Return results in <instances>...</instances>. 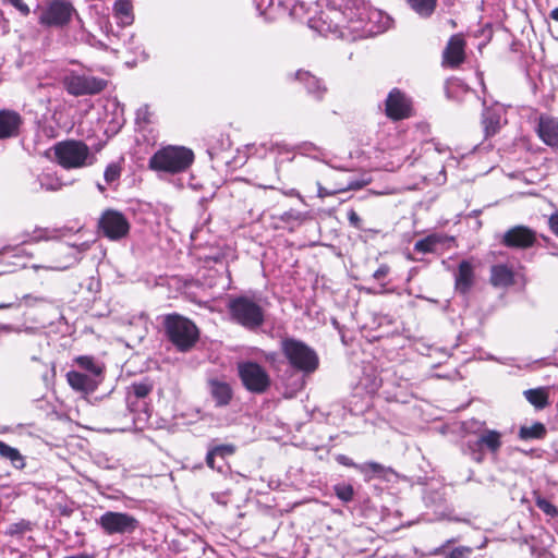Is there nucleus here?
I'll list each match as a JSON object with an SVG mask.
<instances>
[{
    "label": "nucleus",
    "instance_id": "nucleus-1",
    "mask_svg": "<svg viewBox=\"0 0 558 558\" xmlns=\"http://www.w3.org/2000/svg\"><path fill=\"white\" fill-rule=\"evenodd\" d=\"M194 154L184 146H167L157 150L149 159V168L158 172L180 173L190 168Z\"/></svg>",
    "mask_w": 558,
    "mask_h": 558
},
{
    "label": "nucleus",
    "instance_id": "nucleus-2",
    "mask_svg": "<svg viewBox=\"0 0 558 558\" xmlns=\"http://www.w3.org/2000/svg\"><path fill=\"white\" fill-rule=\"evenodd\" d=\"M231 319L248 330L259 328L265 322V310L254 298L240 295L229 300Z\"/></svg>",
    "mask_w": 558,
    "mask_h": 558
},
{
    "label": "nucleus",
    "instance_id": "nucleus-3",
    "mask_svg": "<svg viewBox=\"0 0 558 558\" xmlns=\"http://www.w3.org/2000/svg\"><path fill=\"white\" fill-rule=\"evenodd\" d=\"M165 328L171 343L182 352L189 351L198 339L196 325L178 314L168 315L165 319Z\"/></svg>",
    "mask_w": 558,
    "mask_h": 558
},
{
    "label": "nucleus",
    "instance_id": "nucleus-4",
    "mask_svg": "<svg viewBox=\"0 0 558 558\" xmlns=\"http://www.w3.org/2000/svg\"><path fill=\"white\" fill-rule=\"evenodd\" d=\"M281 350L289 364L300 372L311 374L319 365L316 352L300 340L293 338L282 339Z\"/></svg>",
    "mask_w": 558,
    "mask_h": 558
},
{
    "label": "nucleus",
    "instance_id": "nucleus-5",
    "mask_svg": "<svg viewBox=\"0 0 558 558\" xmlns=\"http://www.w3.org/2000/svg\"><path fill=\"white\" fill-rule=\"evenodd\" d=\"M73 16L80 19L76 9L69 0H50L38 12V23L47 28H64Z\"/></svg>",
    "mask_w": 558,
    "mask_h": 558
},
{
    "label": "nucleus",
    "instance_id": "nucleus-6",
    "mask_svg": "<svg viewBox=\"0 0 558 558\" xmlns=\"http://www.w3.org/2000/svg\"><path fill=\"white\" fill-rule=\"evenodd\" d=\"M54 155L65 169L82 168L87 165L89 148L80 141H65L54 146Z\"/></svg>",
    "mask_w": 558,
    "mask_h": 558
},
{
    "label": "nucleus",
    "instance_id": "nucleus-7",
    "mask_svg": "<svg viewBox=\"0 0 558 558\" xmlns=\"http://www.w3.org/2000/svg\"><path fill=\"white\" fill-rule=\"evenodd\" d=\"M107 81L94 75L70 72L63 78V86L68 94L78 97L85 95H95L107 87Z\"/></svg>",
    "mask_w": 558,
    "mask_h": 558
},
{
    "label": "nucleus",
    "instance_id": "nucleus-8",
    "mask_svg": "<svg viewBox=\"0 0 558 558\" xmlns=\"http://www.w3.org/2000/svg\"><path fill=\"white\" fill-rule=\"evenodd\" d=\"M240 379L246 390L264 393L270 387V377L266 369L256 362L245 361L238 364Z\"/></svg>",
    "mask_w": 558,
    "mask_h": 558
},
{
    "label": "nucleus",
    "instance_id": "nucleus-9",
    "mask_svg": "<svg viewBox=\"0 0 558 558\" xmlns=\"http://www.w3.org/2000/svg\"><path fill=\"white\" fill-rule=\"evenodd\" d=\"M97 524L107 535L132 534L138 527V520L130 513L106 511L97 520Z\"/></svg>",
    "mask_w": 558,
    "mask_h": 558
},
{
    "label": "nucleus",
    "instance_id": "nucleus-10",
    "mask_svg": "<svg viewBox=\"0 0 558 558\" xmlns=\"http://www.w3.org/2000/svg\"><path fill=\"white\" fill-rule=\"evenodd\" d=\"M99 227L110 240H120L126 236L130 231V223L126 217L113 209L104 211L99 220Z\"/></svg>",
    "mask_w": 558,
    "mask_h": 558
},
{
    "label": "nucleus",
    "instance_id": "nucleus-11",
    "mask_svg": "<svg viewBox=\"0 0 558 558\" xmlns=\"http://www.w3.org/2000/svg\"><path fill=\"white\" fill-rule=\"evenodd\" d=\"M153 385L148 381L134 383L128 397V408L130 412H138L133 421H146L149 417L145 398L150 393Z\"/></svg>",
    "mask_w": 558,
    "mask_h": 558
},
{
    "label": "nucleus",
    "instance_id": "nucleus-12",
    "mask_svg": "<svg viewBox=\"0 0 558 558\" xmlns=\"http://www.w3.org/2000/svg\"><path fill=\"white\" fill-rule=\"evenodd\" d=\"M412 104L410 98L399 90L393 88L386 99V113L390 119L402 120L411 114Z\"/></svg>",
    "mask_w": 558,
    "mask_h": 558
},
{
    "label": "nucleus",
    "instance_id": "nucleus-13",
    "mask_svg": "<svg viewBox=\"0 0 558 558\" xmlns=\"http://www.w3.org/2000/svg\"><path fill=\"white\" fill-rule=\"evenodd\" d=\"M536 241V234L533 230L524 226H515L509 229L502 239V243L508 247L527 248Z\"/></svg>",
    "mask_w": 558,
    "mask_h": 558
},
{
    "label": "nucleus",
    "instance_id": "nucleus-14",
    "mask_svg": "<svg viewBox=\"0 0 558 558\" xmlns=\"http://www.w3.org/2000/svg\"><path fill=\"white\" fill-rule=\"evenodd\" d=\"M23 123L21 114L13 110H0V140L16 137Z\"/></svg>",
    "mask_w": 558,
    "mask_h": 558
},
{
    "label": "nucleus",
    "instance_id": "nucleus-15",
    "mask_svg": "<svg viewBox=\"0 0 558 558\" xmlns=\"http://www.w3.org/2000/svg\"><path fill=\"white\" fill-rule=\"evenodd\" d=\"M465 41L461 35H452L442 52L444 62L456 68L464 61Z\"/></svg>",
    "mask_w": 558,
    "mask_h": 558
},
{
    "label": "nucleus",
    "instance_id": "nucleus-16",
    "mask_svg": "<svg viewBox=\"0 0 558 558\" xmlns=\"http://www.w3.org/2000/svg\"><path fill=\"white\" fill-rule=\"evenodd\" d=\"M539 138L548 146L558 148V120L547 116H541L537 125Z\"/></svg>",
    "mask_w": 558,
    "mask_h": 558
},
{
    "label": "nucleus",
    "instance_id": "nucleus-17",
    "mask_svg": "<svg viewBox=\"0 0 558 558\" xmlns=\"http://www.w3.org/2000/svg\"><path fill=\"white\" fill-rule=\"evenodd\" d=\"M295 78L305 86L307 94L311 95L315 100H323L327 93V87L320 78L304 70L296 71Z\"/></svg>",
    "mask_w": 558,
    "mask_h": 558
},
{
    "label": "nucleus",
    "instance_id": "nucleus-18",
    "mask_svg": "<svg viewBox=\"0 0 558 558\" xmlns=\"http://www.w3.org/2000/svg\"><path fill=\"white\" fill-rule=\"evenodd\" d=\"M66 379L74 390L85 393L95 391L99 383L95 377L75 371L69 372Z\"/></svg>",
    "mask_w": 558,
    "mask_h": 558
},
{
    "label": "nucleus",
    "instance_id": "nucleus-19",
    "mask_svg": "<svg viewBox=\"0 0 558 558\" xmlns=\"http://www.w3.org/2000/svg\"><path fill=\"white\" fill-rule=\"evenodd\" d=\"M501 437L502 435L498 430L484 429L480 433L474 442L477 447H481L484 450L486 449L492 454H497L502 446Z\"/></svg>",
    "mask_w": 558,
    "mask_h": 558
},
{
    "label": "nucleus",
    "instance_id": "nucleus-20",
    "mask_svg": "<svg viewBox=\"0 0 558 558\" xmlns=\"http://www.w3.org/2000/svg\"><path fill=\"white\" fill-rule=\"evenodd\" d=\"M474 283L473 266L468 260H462L456 274V289L462 294L470 291Z\"/></svg>",
    "mask_w": 558,
    "mask_h": 558
},
{
    "label": "nucleus",
    "instance_id": "nucleus-21",
    "mask_svg": "<svg viewBox=\"0 0 558 558\" xmlns=\"http://www.w3.org/2000/svg\"><path fill=\"white\" fill-rule=\"evenodd\" d=\"M209 391L217 407H226L232 399V389L229 384L218 379L208 381Z\"/></svg>",
    "mask_w": 558,
    "mask_h": 558
},
{
    "label": "nucleus",
    "instance_id": "nucleus-22",
    "mask_svg": "<svg viewBox=\"0 0 558 558\" xmlns=\"http://www.w3.org/2000/svg\"><path fill=\"white\" fill-rule=\"evenodd\" d=\"M490 283L496 288H507L514 283V274L507 265H494L490 268Z\"/></svg>",
    "mask_w": 558,
    "mask_h": 558
},
{
    "label": "nucleus",
    "instance_id": "nucleus-23",
    "mask_svg": "<svg viewBox=\"0 0 558 558\" xmlns=\"http://www.w3.org/2000/svg\"><path fill=\"white\" fill-rule=\"evenodd\" d=\"M340 15V12L337 10H329V12H323L319 16L318 21L311 20V26L316 28L320 33L325 32H340L343 35V31H340V24L335 22V20Z\"/></svg>",
    "mask_w": 558,
    "mask_h": 558
},
{
    "label": "nucleus",
    "instance_id": "nucleus-24",
    "mask_svg": "<svg viewBox=\"0 0 558 558\" xmlns=\"http://www.w3.org/2000/svg\"><path fill=\"white\" fill-rule=\"evenodd\" d=\"M501 109L487 108L483 112V128L486 137L494 136L500 129Z\"/></svg>",
    "mask_w": 558,
    "mask_h": 558
},
{
    "label": "nucleus",
    "instance_id": "nucleus-25",
    "mask_svg": "<svg viewBox=\"0 0 558 558\" xmlns=\"http://www.w3.org/2000/svg\"><path fill=\"white\" fill-rule=\"evenodd\" d=\"M525 399L541 410L548 405V392L546 388L527 389L523 392Z\"/></svg>",
    "mask_w": 558,
    "mask_h": 558
},
{
    "label": "nucleus",
    "instance_id": "nucleus-26",
    "mask_svg": "<svg viewBox=\"0 0 558 558\" xmlns=\"http://www.w3.org/2000/svg\"><path fill=\"white\" fill-rule=\"evenodd\" d=\"M337 462L344 466H352L360 470L363 473L372 472V473H381L384 471V466L376 462H368L363 465L355 464L351 458L345 454H339L336 458Z\"/></svg>",
    "mask_w": 558,
    "mask_h": 558
},
{
    "label": "nucleus",
    "instance_id": "nucleus-27",
    "mask_svg": "<svg viewBox=\"0 0 558 558\" xmlns=\"http://www.w3.org/2000/svg\"><path fill=\"white\" fill-rule=\"evenodd\" d=\"M0 457L2 459L9 460L16 469H23L25 465L21 452L16 448L7 445L2 440H0Z\"/></svg>",
    "mask_w": 558,
    "mask_h": 558
},
{
    "label": "nucleus",
    "instance_id": "nucleus-28",
    "mask_svg": "<svg viewBox=\"0 0 558 558\" xmlns=\"http://www.w3.org/2000/svg\"><path fill=\"white\" fill-rule=\"evenodd\" d=\"M411 9L421 17H428L436 8L437 0H407Z\"/></svg>",
    "mask_w": 558,
    "mask_h": 558
},
{
    "label": "nucleus",
    "instance_id": "nucleus-29",
    "mask_svg": "<svg viewBox=\"0 0 558 558\" xmlns=\"http://www.w3.org/2000/svg\"><path fill=\"white\" fill-rule=\"evenodd\" d=\"M546 435L544 424L536 422L531 426H522L519 430V437L523 440L541 439Z\"/></svg>",
    "mask_w": 558,
    "mask_h": 558
},
{
    "label": "nucleus",
    "instance_id": "nucleus-30",
    "mask_svg": "<svg viewBox=\"0 0 558 558\" xmlns=\"http://www.w3.org/2000/svg\"><path fill=\"white\" fill-rule=\"evenodd\" d=\"M441 242V236L437 234L428 235L424 239L418 240L414 244V250L418 253L427 254L436 251L437 244Z\"/></svg>",
    "mask_w": 558,
    "mask_h": 558
},
{
    "label": "nucleus",
    "instance_id": "nucleus-31",
    "mask_svg": "<svg viewBox=\"0 0 558 558\" xmlns=\"http://www.w3.org/2000/svg\"><path fill=\"white\" fill-rule=\"evenodd\" d=\"M76 363L80 367L89 372L88 375L97 378L102 373V367L90 356H78Z\"/></svg>",
    "mask_w": 558,
    "mask_h": 558
},
{
    "label": "nucleus",
    "instance_id": "nucleus-32",
    "mask_svg": "<svg viewBox=\"0 0 558 558\" xmlns=\"http://www.w3.org/2000/svg\"><path fill=\"white\" fill-rule=\"evenodd\" d=\"M362 186H363V184L357 181H350L347 185H343L336 190L330 191V190L322 186L320 184H318L317 195L320 198H325V197L333 195L338 192H344V191H349V190H357V189H361Z\"/></svg>",
    "mask_w": 558,
    "mask_h": 558
},
{
    "label": "nucleus",
    "instance_id": "nucleus-33",
    "mask_svg": "<svg viewBox=\"0 0 558 558\" xmlns=\"http://www.w3.org/2000/svg\"><path fill=\"white\" fill-rule=\"evenodd\" d=\"M114 13L121 17L124 24H129L132 21L131 10L132 7L126 0H118L113 7Z\"/></svg>",
    "mask_w": 558,
    "mask_h": 558
},
{
    "label": "nucleus",
    "instance_id": "nucleus-34",
    "mask_svg": "<svg viewBox=\"0 0 558 558\" xmlns=\"http://www.w3.org/2000/svg\"><path fill=\"white\" fill-rule=\"evenodd\" d=\"M333 490L336 496L343 502H349L353 499L354 489L353 486L350 484H337L333 486Z\"/></svg>",
    "mask_w": 558,
    "mask_h": 558
},
{
    "label": "nucleus",
    "instance_id": "nucleus-35",
    "mask_svg": "<svg viewBox=\"0 0 558 558\" xmlns=\"http://www.w3.org/2000/svg\"><path fill=\"white\" fill-rule=\"evenodd\" d=\"M536 506L547 515L554 518L558 515V509L547 499L537 496L535 499Z\"/></svg>",
    "mask_w": 558,
    "mask_h": 558
},
{
    "label": "nucleus",
    "instance_id": "nucleus-36",
    "mask_svg": "<svg viewBox=\"0 0 558 558\" xmlns=\"http://www.w3.org/2000/svg\"><path fill=\"white\" fill-rule=\"evenodd\" d=\"M38 180L40 187L46 191H58L61 187V183L52 179L49 174H43Z\"/></svg>",
    "mask_w": 558,
    "mask_h": 558
},
{
    "label": "nucleus",
    "instance_id": "nucleus-37",
    "mask_svg": "<svg viewBox=\"0 0 558 558\" xmlns=\"http://www.w3.org/2000/svg\"><path fill=\"white\" fill-rule=\"evenodd\" d=\"M468 451L473 461L476 463H482L485 459V452L484 449L481 447H477L474 441L468 442Z\"/></svg>",
    "mask_w": 558,
    "mask_h": 558
},
{
    "label": "nucleus",
    "instance_id": "nucleus-38",
    "mask_svg": "<svg viewBox=\"0 0 558 558\" xmlns=\"http://www.w3.org/2000/svg\"><path fill=\"white\" fill-rule=\"evenodd\" d=\"M121 168L117 163H110L107 166L104 177L107 183H112L120 178Z\"/></svg>",
    "mask_w": 558,
    "mask_h": 558
},
{
    "label": "nucleus",
    "instance_id": "nucleus-39",
    "mask_svg": "<svg viewBox=\"0 0 558 558\" xmlns=\"http://www.w3.org/2000/svg\"><path fill=\"white\" fill-rule=\"evenodd\" d=\"M151 122V112L147 105L142 106L136 111V123L138 125H145Z\"/></svg>",
    "mask_w": 558,
    "mask_h": 558
},
{
    "label": "nucleus",
    "instance_id": "nucleus-40",
    "mask_svg": "<svg viewBox=\"0 0 558 558\" xmlns=\"http://www.w3.org/2000/svg\"><path fill=\"white\" fill-rule=\"evenodd\" d=\"M31 530V523L27 521H20L9 526L8 533L10 535H22Z\"/></svg>",
    "mask_w": 558,
    "mask_h": 558
},
{
    "label": "nucleus",
    "instance_id": "nucleus-41",
    "mask_svg": "<svg viewBox=\"0 0 558 558\" xmlns=\"http://www.w3.org/2000/svg\"><path fill=\"white\" fill-rule=\"evenodd\" d=\"M4 4L15 8L23 16L31 13L29 7L23 0H1Z\"/></svg>",
    "mask_w": 558,
    "mask_h": 558
},
{
    "label": "nucleus",
    "instance_id": "nucleus-42",
    "mask_svg": "<svg viewBox=\"0 0 558 558\" xmlns=\"http://www.w3.org/2000/svg\"><path fill=\"white\" fill-rule=\"evenodd\" d=\"M213 450L217 453V456L225 458L226 456L233 454L235 447L233 445H220L214 447Z\"/></svg>",
    "mask_w": 558,
    "mask_h": 558
},
{
    "label": "nucleus",
    "instance_id": "nucleus-43",
    "mask_svg": "<svg viewBox=\"0 0 558 558\" xmlns=\"http://www.w3.org/2000/svg\"><path fill=\"white\" fill-rule=\"evenodd\" d=\"M472 553V548L461 546L451 550L449 558H468Z\"/></svg>",
    "mask_w": 558,
    "mask_h": 558
},
{
    "label": "nucleus",
    "instance_id": "nucleus-44",
    "mask_svg": "<svg viewBox=\"0 0 558 558\" xmlns=\"http://www.w3.org/2000/svg\"><path fill=\"white\" fill-rule=\"evenodd\" d=\"M82 40L86 41L90 46L98 47V48H105V45L100 40H97L94 35H92L88 32H85L84 29H83Z\"/></svg>",
    "mask_w": 558,
    "mask_h": 558
},
{
    "label": "nucleus",
    "instance_id": "nucleus-45",
    "mask_svg": "<svg viewBox=\"0 0 558 558\" xmlns=\"http://www.w3.org/2000/svg\"><path fill=\"white\" fill-rule=\"evenodd\" d=\"M348 220L352 227L362 229V219L355 210L351 209L348 211Z\"/></svg>",
    "mask_w": 558,
    "mask_h": 558
},
{
    "label": "nucleus",
    "instance_id": "nucleus-46",
    "mask_svg": "<svg viewBox=\"0 0 558 558\" xmlns=\"http://www.w3.org/2000/svg\"><path fill=\"white\" fill-rule=\"evenodd\" d=\"M218 457L217 453L210 449L206 456V463L210 469H216L217 471H222V465L215 464V458Z\"/></svg>",
    "mask_w": 558,
    "mask_h": 558
},
{
    "label": "nucleus",
    "instance_id": "nucleus-47",
    "mask_svg": "<svg viewBox=\"0 0 558 558\" xmlns=\"http://www.w3.org/2000/svg\"><path fill=\"white\" fill-rule=\"evenodd\" d=\"M390 271V268L388 265L383 264L380 265L377 270L373 274L374 279L381 280L384 279Z\"/></svg>",
    "mask_w": 558,
    "mask_h": 558
},
{
    "label": "nucleus",
    "instance_id": "nucleus-48",
    "mask_svg": "<svg viewBox=\"0 0 558 558\" xmlns=\"http://www.w3.org/2000/svg\"><path fill=\"white\" fill-rule=\"evenodd\" d=\"M360 23H361V21H359V22L350 21L349 25L345 28H348L352 32H359L357 36H365L367 34L372 33V29H360V26L357 25Z\"/></svg>",
    "mask_w": 558,
    "mask_h": 558
},
{
    "label": "nucleus",
    "instance_id": "nucleus-49",
    "mask_svg": "<svg viewBox=\"0 0 558 558\" xmlns=\"http://www.w3.org/2000/svg\"><path fill=\"white\" fill-rule=\"evenodd\" d=\"M548 225L551 232L558 236V211L553 214L548 219Z\"/></svg>",
    "mask_w": 558,
    "mask_h": 558
},
{
    "label": "nucleus",
    "instance_id": "nucleus-50",
    "mask_svg": "<svg viewBox=\"0 0 558 558\" xmlns=\"http://www.w3.org/2000/svg\"><path fill=\"white\" fill-rule=\"evenodd\" d=\"M265 359L266 361H268L269 363L274 364L276 363L277 359H278V353L276 352H268V353H265Z\"/></svg>",
    "mask_w": 558,
    "mask_h": 558
},
{
    "label": "nucleus",
    "instance_id": "nucleus-51",
    "mask_svg": "<svg viewBox=\"0 0 558 558\" xmlns=\"http://www.w3.org/2000/svg\"><path fill=\"white\" fill-rule=\"evenodd\" d=\"M435 150H437L439 154L446 153L448 150L447 147L440 145L439 143L435 144Z\"/></svg>",
    "mask_w": 558,
    "mask_h": 558
},
{
    "label": "nucleus",
    "instance_id": "nucleus-52",
    "mask_svg": "<svg viewBox=\"0 0 558 558\" xmlns=\"http://www.w3.org/2000/svg\"><path fill=\"white\" fill-rule=\"evenodd\" d=\"M550 17H551L554 21L558 22V7H557V8H555V9L550 12Z\"/></svg>",
    "mask_w": 558,
    "mask_h": 558
},
{
    "label": "nucleus",
    "instance_id": "nucleus-53",
    "mask_svg": "<svg viewBox=\"0 0 558 558\" xmlns=\"http://www.w3.org/2000/svg\"><path fill=\"white\" fill-rule=\"evenodd\" d=\"M12 306V303H0V310L11 308Z\"/></svg>",
    "mask_w": 558,
    "mask_h": 558
},
{
    "label": "nucleus",
    "instance_id": "nucleus-54",
    "mask_svg": "<svg viewBox=\"0 0 558 558\" xmlns=\"http://www.w3.org/2000/svg\"><path fill=\"white\" fill-rule=\"evenodd\" d=\"M311 148L315 149V146H314L313 144H311V143H308V144H307V143H305V144L303 145V149H304V150H308V149H311Z\"/></svg>",
    "mask_w": 558,
    "mask_h": 558
},
{
    "label": "nucleus",
    "instance_id": "nucleus-55",
    "mask_svg": "<svg viewBox=\"0 0 558 558\" xmlns=\"http://www.w3.org/2000/svg\"><path fill=\"white\" fill-rule=\"evenodd\" d=\"M263 187H264V189H274V186H272V185H264Z\"/></svg>",
    "mask_w": 558,
    "mask_h": 558
},
{
    "label": "nucleus",
    "instance_id": "nucleus-56",
    "mask_svg": "<svg viewBox=\"0 0 558 558\" xmlns=\"http://www.w3.org/2000/svg\"><path fill=\"white\" fill-rule=\"evenodd\" d=\"M133 39H134V35H131L130 36V41H133Z\"/></svg>",
    "mask_w": 558,
    "mask_h": 558
},
{
    "label": "nucleus",
    "instance_id": "nucleus-57",
    "mask_svg": "<svg viewBox=\"0 0 558 558\" xmlns=\"http://www.w3.org/2000/svg\"><path fill=\"white\" fill-rule=\"evenodd\" d=\"M451 520H453V521H461V520H460V519H458V518H452Z\"/></svg>",
    "mask_w": 558,
    "mask_h": 558
}]
</instances>
